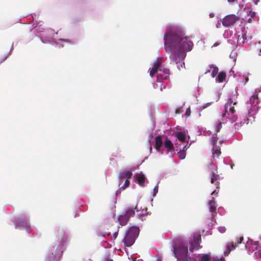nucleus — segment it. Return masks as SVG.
<instances>
[{
  "mask_svg": "<svg viewBox=\"0 0 261 261\" xmlns=\"http://www.w3.org/2000/svg\"><path fill=\"white\" fill-rule=\"evenodd\" d=\"M164 48L166 53L170 54L172 63H177L186 57V52L191 51L193 42L189 38L184 37L181 32L172 31L168 28L164 36Z\"/></svg>",
  "mask_w": 261,
  "mask_h": 261,
  "instance_id": "nucleus-1",
  "label": "nucleus"
},
{
  "mask_svg": "<svg viewBox=\"0 0 261 261\" xmlns=\"http://www.w3.org/2000/svg\"><path fill=\"white\" fill-rule=\"evenodd\" d=\"M56 242L59 244L54 247V250L52 252V256L49 261H59L64 250V244L66 243L68 235L63 228L59 227L55 232Z\"/></svg>",
  "mask_w": 261,
  "mask_h": 261,
  "instance_id": "nucleus-2",
  "label": "nucleus"
},
{
  "mask_svg": "<svg viewBox=\"0 0 261 261\" xmlns=\"http://www.w3.org/2000/svg\"><path fill=\"white\" fill-rule=\"evenodd\" d=\"M173 253L178 261H189L191 257L188 255V246L182 243L174 247Z\"/></svg>",
  "mask_w": 261,
  "mask_h": 261,
  "instance_id": "nucleus-3",
  "label": "nucleus"
},
{
  "mask_svg": "<svg viewBox=\"0 0 261 261\" xmlns=\"http://www.w3.org/2000/svg\"><path fill=\"white\" fill-rule=\"evenodd\" d=\"M238 101L233 97H230L228 99L227 103L225 105V112L228 114V117L233 122H236L238 119L237 115L236 114V110L234 106H236Z\"/></svg>",
  "mask_w": 261,
  "mask_h": 261,
  "instance_id": "nucleus-4",
  "label": "nucleus"
},
{
  "mask_svg": "<svg viewBox=\"0 0 261 261\" xmlns=\"http://www.w3.org/2000/svg\"><path fill=\"white\" fill-rule=\"evenodd\" d=\"M139 231L138 227H132L128 230L123 239V243L125 246L130 247L135 243Z\"/></svg>",
  "mask_w": 261,
  "mask_h": 261,
  "instance_id": "nucleus-5",
  "label": "nucleus"
},
{
  "mask_svg": "<svg viewBox=\"0 0 261 261\" xmlns=\"http://www.w3.org/2000/svg\"><path fill=\"white\" fill-rule=\"evenodd\" d=\"M135 212L133 209L127 210L125 213L120 215L118 218V222L121 226H125L128 222L129 218L135 216Z\"/></svg>",
  "mask_w": 261,
  "mask_h": 261,
  "instance_id": "nucleus-6",
  "label": "nucleus"
},
{
  "mask_svg": "<svg viewBox=\"0 0 261 261\" xmlns=\"http://www.w3.org/2000/svg\"><path fill=\"white\" fill-rule=\"evenodd\" d=\"M193 238V241L190 242L191 246L189 250L191 252H193L194 250H198L201 247L200 245V243L201 241L200 232L194 233Z\"/></svg>",
  "mask_w": 261,
  "mask_h": 261,
  "instance_id": "nucleus-7",
  "label": "nucleus"
},
{
  "mask_svg": "<svg viewBox=\"0 0 261 261\" xmlns=\"http://www.w3.org/2000/svg\"><path fill=\"white\" fill-rule=\"evenodd\" d=\"M240 18L234 14H229L225 16L222 21V24L225 27H229L233 25L235 22L238 21Z\"/></svg>",
  "mask_w": 261,
  "mask_h": 261,
  "instance_id": "nucleus-8",
  "label": "nucleus"
},
{
  "mask_svg": "<svg viewBox=\"0 0 261 261\" xmlns=\"http://www.w3.org/2000/svg\"><path fill=\"white\" fill-rule=\"evenodd\" d=\"M119 175L125 179L124 184L120 187V189L123 190L129 186L130 184L129 179L132 178L133 173L131 171L124 170L120 172Z\"/></svg>",
  "mask_w": 261,
  "mask_h": 261,
  "instance_id": "nucleus-9",
  "label": "nucleus"
},
{
  "mask_svg": "<svg viewBox=\"0 0 261 261\" xmlns=\"http://www.w3.org/2000/svg\"><path fill=\"white\" fill-rule=\"evenodd\" d=\"M243 239V237H241L239 239H237L235 242H232L230 244H228L226 246V250L224 252V255H228L231 250L235 249L237 245L241 243Z\"/></svg>",
  "mask_w": 261,
  "mask_h": 261,
  "instance_id": "nucleus-10",
  "label": "nucleus"
},
{
  "mask_svg": "<svg viewBox=\"0 0 261 261\" xmlns=\"http://www.w3.org/2000/svg\"><path fill=\"white\" fill-rule=\"evenodd\" d=\"M164 147L166 149L167 153L169 152H173V154H175L173 144L167 136L164 137Z\"/></svg>",
  "mask_w": 261,
  "mask_h": 261,
  "instance_id": "nucleus-11",
  "label": "nucleus"
},
{
  "mask_svg": "<svg viewBox=\"0 0 261 261\" xmlns=\"http://www.w3.org/2000/svg\"><path fill=\"white\" fill-rule=\"evenodd\" d=\"M213 158H218L221 154L220 147L217 145L218 139L217 137L213 136Z\"/></svg>",
  "mask_w": 261,
  "mask_h": 261,
  "instance_id": "nucleus-12",
  "label": "nucleus"
},
{
  "mask_svg": "<svg viewBox=\"0 0 261 261\" xmlns=\"http://www.w3.org/2000/svg\"><path fill=\"white\" fill-rule=\"evenodd\" d=\"M215 171H217V169H215ZM210 179L211 182L214 184L216 188L219 189L220 187V176L219 174H217V172H215L214 171H212Z\"/></svg>",
  "mask_w": 261,
  "mask_h": 261,
  "instance_id": "nucleus-13",
  "label": "nucleus"
},
{
  "mask_svg": "<svg viewBox=\"0 0 261 261\" xmlns=\"http://www.w3.org/2000/svg\"><path fill=\"white\" fill-rule=\"evenodd\" d=\"M248 102L254 108V110L255 109V107H256V108H257V105L258 103V95L256 91L255 93L250 97Z\"/></svg>",
  "mask_w": 261,
  "mask_h": 261,
  "instance_id": "nucleus-14",
  "label": "nucleus"
},
{
  "mask_svg": "<svg viewBox=\"0 0 261 261\" xmlns=\"http://www.w3.org/2000/svg\"><path fill=\"white\" fill-rule=\"evenodd\" d=\"M208 206L210 208V211L212 213V217L214 216V214H217L216 212V203L214 200V198L212 197V199L210 200L208 202Z\"/></svg>",
  "mask_w": 261,
  "mask_h": 261,
  "instance_id": "nucleus-15",
  "label": "nucleus"
},
{
  "mask_svg": "<svg viewBox=\"0 0 261 261\" xmlns=\"http://www.w3.org/2000/svg\"><path fill=\"white\" fill-rule=\"evenodd\" d=\"M155 148L158 151H159L162 145H164V141L162 140V136L159 135L155 137Z\"/></svg>",
  "mask_w": 261,
  "mask_h": 261,
  "instance_id": "nucleus-16",
  "label": "nucleus"
},
{
  "mask_svg": "<svg viewBox=\"0 0 261 261\" xmlns=\"http://www.w3.org/2000/svg\"><path fill=\"white\" fill-rule=\"evenodd\" d=\"M136 178L138 181V184L141 186L144 187L145 185V177L142 173H137L135 175Z\"/></svg>",
  "mask_w": 261,
  "mask_h": 261,
  "instance_id": "nucleus-17",
  "label": "nucleus"
},
{
  "mask_svg": "<svg viewBox=\"0 0 261 261\" xmlns=\"http://www.w3.org/2000/svg\"><path fill=\"white\" fill-rule=\"evenodd\" d=\"M218 70L219 69L217 67L214 66L213 65H212L211 66H210V69L207 70L205 72V73L212 71V76L213 77H214L218 73Z\"/></svg>",
  "mask_w": 261,
  "mask_h": 261,
  "instance_id": "nucleus-18",
  "label": "nucleus"
},
{
  "mask_svg": "<svg viewBox=\"0 0 261 261\" xmlns=\"http://www.w3.org/2000/svg\"><path fill=\"white\" fill-rule=\"evenodd\" d=\"M226 76V74L224 71H221L218 75L217 81L219 83H222L225 79Z\"/></svg>",
  "mask_w": 261,
  "mask_h": 261,
  "instance_id": "nucleus-19",
  "label": "nucleus"
},
{
  "mask_svg": "<svg viewBox=\"0 0 261 261\" xmlns=\"http://www.w3.org/2000/svg\"><path fill=\"white\" fill-rule=\"evenodd\" d=\"M242 122L239 121L238 122H236L233 126L231 127V130L232 132H237V130H240L242 126Z\"/></svg>",
  "mask_w": 261,
  "mask_h": 261,
  "instance_id": "nucleus-20",
  "label": "nucleus"
},
{
  "mask_svg": "<svg viewBox=\"0 0 261 261\" xmlns=\"http://www.w3.org/2000/svg\"><path fill=\"white\" fill-rule=\"evenodd\" d=\"M176 137L181 142H184L186 141V135L182 132L176 133Z\"/></svg>",
  "mask_w": 261,
  "mask_h": 261,
  "instance_id": "nucleus-21",
  "label": "nucleus"
},
{
  "mask_svg": "<svg viewBox=\"0 0 261 261\" xmlns=\"http://www.w3.org/2000/svg\"><path fill=\"white\" fill-rule=\"evenodd\" d=\"M162 62L163 61L162 59L155 60L153 67L155 68L156 69L159 70L161 66V64H162Z\"/></svg>",
  "mask_w": 261,
  "mask_h": 261,
  "instance_id": "nucleus-22",
  "label": "nucleus"
},
{
  "mask_svg": "<svg viewBox=\"0 0 261 261\" xmlns=\"http://www.w3.org/2000/svg\"><path fill=\"white\" fill-rule=\"evenodd\" d=\"M210 255L207 254L203 255L201 257L199 258L198 261H210Z\"/></svg>",
  "mask_w": 261,
  "mask_h": 261,
  "instance_id": "nucleus-23",
  "label": "nucleus"
},
{
  "mask_svg": "<svg viewBox=\"0 0 261 261\" xmlns=\"http://www.w3.org/2000/svg\"><path fill=\"white\" fill-rule=\"evenodd\" d=\"M177 155L180 160H183L186 158V153L184 152V150H179L177 152Z\"/></svg>",
  "mask_w": 261,
  "mask_h": 261,
  "instance_id": "nucleus-24",
  "label": "nucleus"
},
{
  "mask_svg": "<svg viewBox=\"0 0 261 261\" xmlns=\"http://www.w3.org/2000/svg\"><path fill=\"white\" fill-rule=\"evenodd\" d=\"M23 223L24 224L23 225L25 227H28L29 226L28 220L27 219L25 220V221H21L19 220V221L18 223V224L21 225V224Z\"/></svg>",
  "mask_w": 261,
  "mask_h": 261,
  "instance_id": "nucleus-25",
  "label": "nucleus"
},
{
  "mask_svg": "<svg viewBox=\"0 0 261 261\" xmlns=\"http://www.w3.org/2000/svg\"><path fill=\"white\" fill-rule=\"evenodd\" d=\"M222 127V123L221 122H219L218 125H217L216 126V129H215V131H216V135L217 136V133H218L220 129Z\"/></svg>",
  "mask_w": 261,
  "mask_h": 261,
  "instance_id": "nucleus-26",
  "label": "nucleus"
},
{
  "mask_svg": "<svg viewBox=\"0 0 261 261\" xmlns=\"http://www.w3.org/2000/svg\"><path fill=\"white\" fill-rule=\"evenodd\" d=\"M158 69L152 67V69L150 71V75L152 77L154 74L158 71Z\"/></svg>",
  "mask_w": 261,
  "mask_h": 261,
  "instance_id": "nucleus-27",
  "label": "nucleus"
},
{
  "mask_svg": "<svg viewBox=\"0 0 261 261\" xmlns=\"http://www.w3.org/2000/svg\"><path fill=\"white\" fill-rule=\"evenodd\" d=\"M158 69L152 67V69L150 71V75L152 77L154 74L158 71Z\"/></svg>",
  "mask_w": 261,
  "mask_h": 261,
  "instance_id": "nucleus-28",
  "label": "nucleus"
},
{
  "mask_svg": "<svg viewBox=\"0 0 261 261\" xmlns=\"http://www.w3.org/2000/svg\"><path fill=\"white\" fill-rule=\"evenodd\" d=\"M118 179H119V186L120 187V188L122 186L121 185L122 184V182H123V181L124 180L125 181V179L122 177V176H121L120 175H119L118 176Z\"/></svg>",
  "mask_w": 261,
  "mask_h": 261,
  "instance_id": "nucleus-29",
  "label": "nucleus"
},
{
  "mask_svg": "<svg viewBox=\"0 0 261 261\" xmlns=\"http://www.w3.org/2000/svg\"><path fill=\"white\" fill-rule=\"evenodd\" d=\"M228 2L232 5H235L237 4V0H227Z\"/></svg>",
  "mask_w": 261,
  "mask_h": 261,
  "instance_id": "nucleus-30",
  "label": "nucleus"
},
{
  "mask_svg": "<svg viewBox=\"0 0 261 261\" xmlns=\"http://www.w3.org/2000/svg\"><path fill=\"white\" fill-rule=\"evenodd\" d=\"M117 236H118V231L115 232L113 234V240H115V239H116V238L117 237Z\"/></svg>",
  "mask_w": 261,
  "mask_h": 261,
  "instance_id": "nucleus-31",
  "label": "nucleus"
},
{
  "mask_svg": "<svg viewBox=\"0 0 261 261\" xmlns=\"http://www.w3.org/2000/svg\"><path fill=\"white\" fill-rule=\"evenodd\" d=\"M255 13L254 12L250 11V15L251 16V17H254L255 16Z\"/></svg>",
  "mask_w": 261,
  "mask_h": 261,
  "instance_id": "nucleus-32",
  "label": "nucleus"
},
{
  "mask_svg": "<svg viewBox=\"0 0 261 261\" xmlns=\"http://www.w3.org/2000/svg\"><path fill=\"white\" fill-rule=\"evenodd\" d=\"M187 146H185L182 147V149H180V150H184V152H186V151L187 150Z\"/></svg>",
  "mask_w": 261,
  "mask_h": 261,
  "instance_id": "nucleus-33",
  "label": "nucleus"
},
{
  "mask_svg": "<svg viewBox=\"0 0 261 261\" xmlns=\"http://www.w3.org/2000/svg\"><path fill=\"white\" fill-rule=\"evenodd\" d=\"M219 190L218 191H217L216 190H214V191L212 192V193H211V195H214V194H217Z\"/></svg>",
  "mask_w": 261,
  "mask_h": 261,
  "instance_id": "nucleus-34",
  "label": "nucleus"
},
{
  "mask_svg": "<svg viewBox=\"0 0 261 261\" xmlns=\"http://www.w3.org/2000/svg\"><path fill=\"white\" fill-rule=\"evenodd\" d=\"M158 186H156L154 188V191L155 193H156L158 192Z\"/></svg>",
  "mask_w": 261,
  "mask_h": 261,
  "instance_id": "nucleus-35",
  "label": "nucleus"
},
{
  "mask_svg": "<svg viewBox=\"0 0 261 261\" xmlns=\"http://www.w3.org/2000/svg\"><path fill=\"white\" fill-rule=\"evenodd\" d=\"M245 80V83H246L248 81L249 79L248 77H246Z\"/></svg>",
  "mask_w": 261,
  "mask_h": 261,
  "instance_id": "nucleus-36",
  "label": "nucleus"
},
{
  "mask_svg": "<svg viewBox=\"0 0 261 261\" xmlns=\"http://www.w3.org/2000/svg\"><path fill=\"white\" fill-rule=\"evenodd\" d=\"M134 209L136 210L137 212L138 211V209H137V205H136L134 207Z\"/></svg>",
  "mask_w": 261,
  "mask_h": 261,
  "instance_id": "nucleus-37",
  "label": "nucleus"
},
{
  "mask_svg": "<svg viewBox=\"0 0 261 261\" xmlns=\"http://www.w3.org/2000/svg\"><path fill=\"white\" fill-rule=\"evenodd\" d=\"M186 115H190V114H189V112H188V111H186Z\"/></svg>",
  "mask_w": 261,
  "mask_h": 261,
  "instance_id": "nucleus-38",
  "label": "nucleus"
},
{
  "mask_svg": "<svg viewBox=\"0 0 261 261\" xmlns=\"http://www.w3.org/2000/svg\"><path fill=\"white\" fill-rule=\"evenodd\" d=\"M226 115V113L222 114L223 117H224V116Z\"/></svg>",
  "mask_w": 261,
  "mask_h": 261,
  "instance_id": "nucleus-39",
  "label": "nucleus"
},
{
  "mask_svg": "<svg viewBox=\"0 0 261 261\" xmlns=\"http://www.w3.org/2000/svg\"><path fill=\"white\" fill-rule=\"evenodd\" d=\"M150 150L152 149V147L151 146H150Z\"/></svg>",
  "mask_w": 261,
  "mask_h": 261,
  "instance_id": "nucleus-40",
  "label": "nucleus"
},
{
  "mask_svg": "<svg viewBox=\"0 0 261 261\" xmlns=\"http://www.w3.org/2000/svg\"><path fill=\"white\" fill-rule=\"evenodd\" d=\"M175 145H176V147H177L178 144H175Z\"/></svg>",
  "mask_w": 261,
  "mask_h": 261,
  "instance_id": "nucleus-41",
  "label": "nucleus"
},
{
  "mask_svg": "<svg viewBox=\"0 0 261 261\" xmlns=\"http://www.w3.org/2000/svg\"><path fill=\"white\" fill-rule=\"evenodd\" d=\"M193 261H197L196 259H194Z\"/></svg>",
  "mask_w": 261,
  "mask_h": 261,
  "instance_id": "nucleus-42",
  "label": "nucleus"
},
{
  "mask_svg": "<svg viewBox=\"0 0 261 261\" xmlns=\"http://www.w3.org/2000/svg\"><path fill=\"white\" fill-rule=\"evenodd\" d=\"M111 261H113L112 260H111Z\"/></svg>",
  "mask_w": 261,
  "mask_h": 261,
  "instance_id": "nucleus-43",
  "label": "nucleus"
}]
</instances>
